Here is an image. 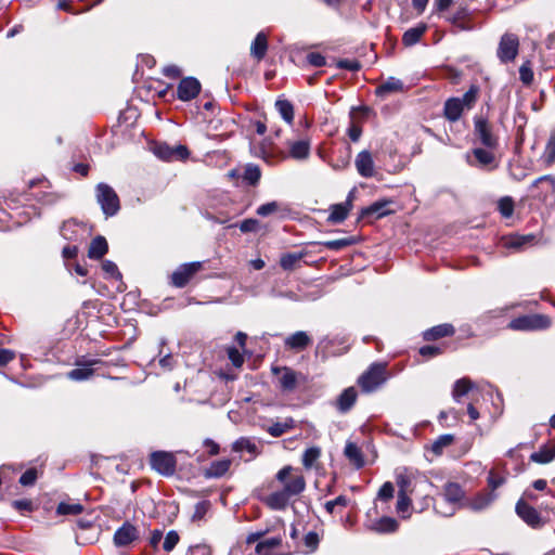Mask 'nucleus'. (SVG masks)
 Masks as SVG:
<instances>
[{"label": "nucleus", "instance_id": "51", "mask_svg": "<svg viewBox=\"0 0 555 555\" xmlns=\"http://www.w3.org/2000/svg\"><path fill=\"white\" fill-rule=\"evenodd\" d=\"M337 67L340 69H347L349 72H358L361 68V64L357 60L343 59L337 61Z\"/></svg>", "mask_w": 555, "mask_h": 555}, {"label": "nucleus", "instance_id": "32", "mask_svg": "<svg viewBox=\"0 0 555 555\" xmlns=\"http://www.w3.org/2000/svg\"><path fill=\"white\" fill-rule=\"evenodd\" d=\"M289 154L294 159H306L310 154V143L307 140L291 142Z\"/></svg>", "mask_w": 555, "mask_h": 555}, {"label": "nucleus", "instance_id": "39", "mask_svg": "<svg viewBox=\"0 0 555 555\" xmlns=\"http://www.w3.org/2000/svg\"><path fill=\"white\" fill-rule=\"evenodd\" d=\"M454 441V436L451 434H446L439 436L431 444V451L436 455H441L443 450L450 447Z\"/></svg>", "mask_w": 555, "mask_h": 555}, {"label": "nucleus", "instance_id": "13", "mask_svg": "<svg viewBox=\"0 0 555 555\" xmlns=\"http://www.w3.org/2000/svg\"><path fill=\"white\" fill-rule=\"evenodd\" d=\"M354 197V190L350 191L346 201L340 204H334L330 207V215L327 221L334 224L341 223L352 209V201Z\"/></svg>", "mask_w": 555, "mask_h": 555}, {"label": "nucleus", "instance_id": "26", "mask_svg": "<svg viewBox=\"0 0 555 555\" xmlns=\"http://www.w3.org/2000/svg\"><path fill=\"white\" fill-rule=\"evenodd\" d=\"M344 454L356 468L359 469L364 466L365 462L363 453L356 443L347 442Z\"/></svg>", "mask_w": 555, "mask_h": 555}, {"label": "nucleus", "instance_id": "28", "mask_svg": "<svg viewBox=\"0 0 555 555\" xmlns=\"http://www.w3.org/2000/svg\"><path fill=\"white\" fill-rule=\"evenodd\" d=\"M268 50V38L262 31L258 33L250 46V54L257 61H261Z\"/></svg>", "mask_w": 555, "mask_h": 555}, {"label": "nucleus", "instance_id": "55", "mask_svg": "<svg viewBox=\"0 0 555 555\" xmlns=\"http://www.w3.org/2000/svg\"><path fill=\"white\" fill-rule=\"evenodd\" d=\"M411 505L410 494L398 493L397 511L398 513H405Z\"/></svg>", "mask_w": 555, "mask_h": 555}, {"label": "nucleus", "instance_id": "31", "mask_svg": "<svg viewBox=\"0 0 555 555\" xmlns=\"http://www.w3.org/2000/svg\"><path fill=\"white\" fill-rule=\"evenodd\" d=\"M370 529L377 533H390L395 532L398 529V521L391 517H382L378 520L374 521Z\"/></svg>", "mask_w": 555, "mask_h": 555}, {"label": "nucleus", "instance_id": "16", "mask_svg": "<svg viewBox=\"0 0 555 555\" xmlns=\"http://www.w3.org/2000/svg\"><path fill=\"white\" fill-rule=\"evenodd\" d=\"M516 513L527 525L532 528H540L543 526V520L538 511L524 501H519L516 504Z\"/></svg>", "mask_w": 555, "mask_h": 555}, {"label": "nucleus", "instance_id": "38", "mask_svg": "<svg viewBox=\"0 0 555 555\" xmlns=\"http://www.w3.org/2000/svg\"><path fill=\"white\" fill-rule=\"evenodd\" d=\"M261 178V170L258 165L247 164L244 168L243 180L249 185H257Z\"/></svg>", "mask_w": 555, "mask_h": 555}, {"label": "nucleus", "instance_id": "48", "mask_svg": "<svg viewBox=\"0 0 555 555\" xmlns=\"http://www.w3.org/2000/svg\"><path fill=\"white\" fill-rule=\"evenodd\" d=\"M499 210L503 217L509 218L514 212V202L512 197H502L499 201Z\"/></svg>", "mask_w": 555, "mask_h": 555}, {"label": "nucleus", "instance_id": "37", "mask_svg": "<svg viewBox=\"0 0 555 555\" xmlns=\"http://www.w3.org/2000/svg\"><path fill=\"white\" fill-rule=\"evenodd\" d=\"M473 388V382L467 378L463 377L457 379L454 383L453 390H452V397L456 402L461 401V398L465 396L470 389Z\"/></svg>", "mask_w": 555, "mask_h": 555}, {"label": "nucleus", "instance_id": "9", "mask_svg": "<svg viewBox=\"0 0 555 555\" xmlns=\"http://www.w3.org/2000/svg\"><path fill=\"white\" fill-rule=\"evenodd\" d=\"M272 373L278 377L279 387L281 390L291 392L297 387L300 373L294 371L288 366H273Z\"/></svg>", "mask_w": 555, "mask_h": 555}, {"label": "nucleus", "instance_id": "35", "mask_svg": "<svg viewBox=\"0 0 555 555\" xmlns=\"http://www.w3.org/2000/svg\"><path fill=\"white\" fill-rule=\"evenodd\" d=\"M307 255L308 253L306 250L284 254L280 259V266L284 270H293Z\"/></svg>", "mask_w": 555, "mask_h": 555}, {"label": "nucleus", "instance_id": "40", "mask_svg": "<svg viewBox=\"0 0 555 555\" xmlns=\"http://www.w3.org/2000/svg\"><path fill=\"white\" fill-rule=\"evenodd\" d=\"M233 450L235 452L247 451L253 457L259 453L256 443L248 438H240L236 440L233 444Z\"/></svg>", "mask_w": 555, "mask_h": 555}, {"label": "nucleus", "instance_id": "34", "mask_svg": "<svg viewBox=\"0 0 555 555\" xmlns=\"http://www.w3.org/2000/svg\"><path fill=\"white\" fill-rule=\"evenodd\" d=\"M295 427V421L292 417L285 418L283 422H276L266 428V431L272 437H281L285 433Z\"/></svg>", "mask_w": 555, "mask_h": 555}, {"label": "nucleus", "instance_id": "24", "mask_svg": "<svg viewBox=\"0 0 555 555\" xmlns=\"http://www.w3.org/2000/svg\"><path fill=\"white\" fill-rule=\"evenodd\" d=\"M555 459V442L545 443L530 455V461L538 464H547Z\"/></svg>", "mask_w": 555, "mask_h": 555}, {"label": "nucleus", "instance_id": "7", "mask_svg": "<svg viewBox=\"0 0 555 555\" xmlns=\"http://www.w3.org/2000/svg\"><path fill=\"white\" fill-rule=\"evenodd\" d=\"M519 50V39L517 35L506 33L499 42L496 55L502 63H508L516 59Z\"/></svg>", "mask_w": 555, "mask_h": 555}, {"label": "nucleus", "instance_id": "11", "mask_svg": "<svg viewBox=\"0 0 555 555\" xmlns=\"http://www.w3.org/2000/svg\"><path fill=\"white\" fill-rule=\"evenodd\" d=\"M99 363H101V360H98V359L86 360L85 357L79 358L75 362L77 367L69 371L67 373V377L69 379L76 380V382L89 379L91 376H93V373H94L93 366Z\"/></svg>", "mask_w": 555, "mask_h": 555}, {"label": "nucleus", "instance_id": "53", "mask_svg": "<svg viewBox=\"0 0 555 555\" xmlns=\"http://www.w3.org/2000/svg\"><path fill=\"white\" fill-rule=\"evenodd\" d=\"M519 78L525 85H530L533 80V72L529 63H525L519 68Z\"/></svg>", "mask_w": 555, "mask_h": 555}, {"label": "nucleus", "instance_id": "22", "mask_svg": "<svg viewBox=\"0 0 555 555\" xmlns=\"http://www.w3.org/2000/svg\"><path fill=\"white\" fill-rule=\"evenodd\" d=\"M447 21L459 30L473 29V25L469 22V11L465 7H459L456 11L447 18Z\"/></svg>", "mask_w": 555, "mask_h": 555}, {"label": "nucleus", "instance_id": "49", "mask_svg": "<svg viewBox=\"0 0 555 555\" xmlns=\"http://www.w3.org/2000/svg\"><path fill=\"white\" fill-rule=\"evenodd\" d=\"M544 160L547 165L555 163V135H551L546 143L544 150Z\"/></svg>", "mask_w": 555, "mask_h": 555}, {"label": "nucleus", "instance_id": "19", "mask_svg": "<svg viewBox=\"0 0 555 555\" xmlns=\"http://www.w3.org/2000/svg\"><path fill=\"white\" fill-rule=\"evenodd\" d=\"M357 171L364 178H371L374 176V160L369 151L360 152L354 160Z\"/></svg>", "mask_w": 555, "mask_h": 555}, {"label": "nucleus", "instance_id": "12", "mask_svg": "<svg viewBox=\"0 0 555 555\" xmlns=\"http://www.w3.org/2000/svg\"><path fill=\"white\" fill-rule=\"evenodd\" d=\"M154 154L163 160H178L189 157V150L184 145L170 146L166 143L156 144Z\"/></svg>", "mask_w": 555, "mask_h": 555}, {"label": "nucleus", "instance_id": "10", "mask_svg": "<svg viewBox=\"0 0 555 555\" xmlns=\"http://www.w3.org/2000/svg\"><path fill=\"white\" fill-rule=\"evenodd\" d=\"M476 138L488 149H495L499 145V139L492 131V126L483 118L475 119Z\"/></svg>", "mask_w": 555, "mask_h": 555}, {"label": "nucleus", "instance_id": "44", "mask_svg": "<svg viewBox=\"0 0 555 555\" xmlns=\"http://www.w3.org/2000/svg\"><path fill=\"white\" fill-rule=\"evenodd\" d=\"M230 466V460L216 461L209 467V475L212 477H221L229 470Z\"/></svg>", "mask_w": 555, "mask_h": 555}, {"label": "nucleus", "instance_id": "36", "mask_svg": "<svg viewBox=\"0 0 555 555\" xmlns=\"http://www.w3.org/2000/svg\"><path fill=\"white\" fill-rule=\"evenodd\" d=\"M275 108L280 113L281 117L289 125L294 121V106L285 99H278L275 102Z\"/></svg>", "mask_w": 555, "mask_h": 555}, {"label": "nucleus", "instance_id": "29", "mask_svg": "<svg viewBox=\"0 0 555 555\" xmlns=\"http://www.w3.org/2000/svg\"><path fill=\"white\" fill-rule=\"evenodd\" d=\"M493 492H481L468 500L466 505L473 511H481L488 507L494 500Z\"/></svg>", "mask_w": 555, "mask_h": 555}, {"label": "nucleus", "instance_id": "23", "mask_svg": "<svg viewBox=\"0 0 555 555\" xmlns=\"http://www.w3.org/2000/svg\"><path fill=\"white\" fill-rule=\"evenodd\" d=\"M358 392L354 387L346 388L336 399L335 406L340 413L348 412L356 403Z\"/></svg>", "mask_w": 555, "mask_h": 555}, {"label": "nucleus", "instance_id": "62", "mask_svg": "<svg viewBox=\"0 0 555 555\" xmlns=\"http://www.w3.org/2000/svg\"><path fill=\"white\" fill-rule=\"evenodd\" d=\"M12 505L17 511H26L31 512L33 511V503L29 500H15L12 502Z\"/></svg>", "mask_w": 555, "mask_h": 555}, {"label": "nucleus", "instance_id": "6", "mask_svg": "<svg viewBox=\"0 0 555 555\" xmlns=\"http://www.w3.org/2000/svg\"><path fill=\"white\" fill-rule=\"evenodd\" d=\"M551 325L547 317L542 314L522 315L511 321L508 327L515 331L543 330Z\"/></svg>", "mask_w": 555, "mask_h": 555}, {"label": "nucleus", "instance_id": "5", "mask_svg": "<svg viewBox=\"0 0 555 555\" xmlns=\"http://www.w3.org/2000/svg\"><path fill=\"white\" fill-rule=\"evenodd\" d=\"M150 465L158 474L169 477L176 473L177 460L172 452L155 451L150 455Z\"/></svg>", "mask_w": 555, "mask_h": 555}, {"label": "nucleus", "instance_id": "54", "mask_svg": "<svg viewBox=\"0 0 555 555\" xmlns=\"http://www.w3.org/2000/svg\"><path fill=\"white\" fill-rule=\"evenodd\" d=\"M307 62L313 67H322L326 65L325 57L319 52H310L307 55Z\"/></svg>", "mask_w": 555, "mask_h": 555}, {"label": "nucleus", "instance_id": "4", "mask_svg": "<svg viewBox=\"0 0 555 555\" xmlns=\"http://www.w3.org/2000/svg\"><path fill=\"white\" fill-rule=\"evenodd\" d=\"M95 197L105 217L117 215L120 209V201L111 185L104 182L99 183L95 186Z\"/></svg>", "mask_w": 555, "mask_h": 555}, {"label": "nucleus", "instance_id": "21", "mask_svg": "<svg viewBox=\"0 0 555 555\" xmlns=\"http://www.w3.org/2000/svg\"><path fill=\"white\" fill-rule=\"evenodd\" d=\"M390 204L391 201L388 199L376 201L370 206L364 207L360 212V217L363 219L369 217H374L376 219L385 217L391 212V210L388 209Z\"/></svg>", "mask_w": 555, "mask_h": 555}, {"label": "nucleus", "instance_id": "45", "mask_svg": "<svg viewBox=\"0 0 555 555\" xmlns=\"http://www.w3.org/2000/svg\"><path fill=\"white\" fill-rule=\"evenodd\" d=\"M211 504L207 500L196 503V505L194 506V513L192 515V521H199L204 519L205 515L208 513Z\"/></svg>", "mask_w": 555, "mask_h": 555}, {"label": "nucleus", "instance_id": "14", "mask_svg": "<svg viewBox=\"0 0 555 555\" xmlns=\"http://www.w3.org/2000/svg\"><path fill=\"white\" fill-rule=\"evenodd\" d=\"M201 92V83L194 77L181 79L177 87V96L181 101H191Z\"/></svg>", "mask_w": 555, "mask_h": 555}, {"label": "nucleus", "instance_id": "41", "mask_svg": "<svg viewBox=\"0 0 555 555\" xmlns=\"http://www.w3.org/2000/svg\"><path fill=\"white\" fill-rule=\"evenodd\" d=\"M78 224L75 221H66L61 227V235L68 241H76L78 238Z\"/></svg>", "mask_w": 555, "mask_h": 555}, {"label": "nucleus", "instance_id": "15", "mask_svg": "<svg viewBox=\"0 0 555 555\" xmlns=\"http://www.w3.org/2000/svg\"><path fill=\"white\" fill-rule=\"evenodd\" d=\"M202 268L201 262H191L181 266L171 275V282L177 287H184L192 276Z\"/></svg>", "mask_w": 555, "mask_h": 555}, {"label": "nucleus", "instance_id": "20", "mask_svg": "<svg viewBox=\"0 0 555 555\" xmlns=\"http://www.w3.org/2000/svg\"><path fill=\"white\" fill-rule=\"evenodd\" d=\"M282 538L281 537H272L266 540L260 541L256 545V554L257 555H285L281 552L282 546Z\"/></svg>", "mask_w": 555, "mask_h": 555}, {"label": "nucleus", "instance_id": "27", "mask_svg": "<svg viewBox=\"0 0 555 555\" xmlns=\"http://www.w3.org/2000/svg\"><path fill=\"white\" fill-rule=\"evenodd\" d=\"M426 30L427 25L425 23H420L415 27L409 28L408 30L404 31L402 36V43L405 47L414 46L421 40Z\"/></svg>", "mask_w": 555, "mask_h": 555}, {"label": "nucleus", "instance_id": "60", "mask_svg": "<svg viewBox=\"0 0 555 555\" xmlns=\"http://www.w3.org/2000/svg\"><path fill=\"white\" fill-rule=\"evenodd\" d=\"M102 269L105 273L109 274L112 278H116V279L121 278V274L118 271L117 266L111 260L103 261Z\"/></svg>", "mask_w": 555, "mask_h": 555}, {"label": "nucleus", "instance_id": "1", "mask_svg": "<svg viewBox=\"0 0 555 555\" xmlns=\"http://www.w3.org/2000/svg\"><path fill=\"white\" fill-rule=\"evenodd\" d=\"M280 489L269 494H259V500L272 511H283L292 499L301 494L306 489L304 475L291 465L282 467L275 475Z\"/></svg>", "mask_w": 555, "mask_h": 555}, {"label": "nucleus", "instance_id": "42", "mask_svg": "<svg viewBox=\"0 0 555 555\" xmlns=\"http://www.w3.org/2000/svg\"><path fill=\"white\" fill-rule=\"evenodd\" d=\"M320 455H321V449L319 447L308 448L304 452V455H302V465L307 469H310L313 466V464L315 463V461L320 457Z\"/></svg>", "mask_w": 555, "mask_h": 555}, {"label": "nucleus", "instance_id": "64", "mask_svg": "<svg viewBox=\"0 0 555 555\" xmlns=\"http://www.w3.org/2000/svg\"><path fill=\"white\" fill-rule=\"evenodd\" d=\"M15 358V352L10 349H0V366L8 364Z\"/></svg>", "mask_w": 555, "mask_h": 555}, {"label": "nucleus", "instance_id": "25", "mask_svg": "<svg viewBox=\"0 0 555 555\" xmlns=\"http://www.w3.org/2000/svg\"><path fill=\"white\" fill-rule=\"evenodd\" d=\"M403 90L404 85L400 79L389 77L385 82H383L376 88L375 93L378 96H386L391 93L403 92Z\"/></svg>", "mask_w": 555, "mask_h": 555}, {"label": "nucleus", "instance_id": "18", "mask_svg": "<svg viewBox=\"0 0 555 555\" xmlns=\"http://www.w3.org/2000/svg\"><path fill=\"white\" fill-rule=\"evenodd\" d=\"M442 498L446 502L452 504V506L461 504L464 499V491L462 487L456 482H448L443 487ZM454 507L450 513H444V515H452Z\"/></svg>", "mask_w": 555, "mask_h": 555}, {"label": "nucleus", "instance_id": "3", "mask_svg": "<svg viewBox=\"0 0 555 555\" xmlns=\"http://www.w3.org/2000/svg\"><path fill=\"white\" fill-rule=\"evenodd\" d=\"M386 369V363H372L358 378V385L361 387L362 391L372 392L380 387L387 380Z\"/></svg>", "mask_w": 555, "mask_h": 555}, {"label": "nucleus", "instance_id": "57", "mask_svg": "<svg viewBox=\"0 0 555 555\" xmlns=\"http://www.w3.org/2000/svg\"><path fill=\"white\" fill-rule=\"evenodd\" d=\"M395 492V488L391 482L387 481L385 482L379 491H378V498L383 501H388L392 499Z\"/></svg>", "mask_w": 555, "mask_h": 555}, {"label": "nucleus", "instance_id": "2", "mask_svg": "<svg viewBox=\"0 0 555 555\" xmlns=\"http://www.w3.org/2000/svg\"><path fill=\"white\" fill-rule=\"evenodd\" d=\"M480 89L472 85L462 98H450L444 102L443 116L450 122L460 120L464 111L472 109L479 96Z\"/></svg>", "mask_w": 555, "mask_h": 555}, {"label": "nucleus", "instance_id": "61", "mask_svg": "<svg viewBox=\"0 0 555 555\" xmlns=\"http://www.w3.org/2000/svg\"><path fill=\"white\" fill-rule=\"evenodd\" d=\"M348 504V499L345 495H339L336 499L328 501L325 503V508L328 513H333L335 506H346Z\"/></svg>", "mask_w": 555, "mask_h": 555}, {"label": "nucleus", "instance_id": "63", "mask_svg": "<svg viewBox=\"0 0 555 555\" xmlns=\"http://www.w3.org/2000/svg\"><path fill=\"white\" fill-rule=\"evenodd\" d=\"M258 221L255 219H246L240 224V230L244 233L256 231Z\"/></svg>", "mask_w": 555, "mask_h": 555}, {"label": "nucleus", "instance_id": "52", "mask_svg": "<svg viewBox=\"0 0 555 555\" xmlns=\"http://www.w3.org/2000/svg\"><path fill=\"white\" fill-rule=\"evenodd\" d=\"M37 477L38 474L36 468H29L21 476L20 483L25 487L33 486L37 480Z\"/></svg>", "mask_w": 555, "mask_h": 555}, {"label": "nucleus", "instance_id": "47", "mask_svg": "<svg viewBox=\"0 0 555 555\" xmlns=\"http://www.w3.org/2000/svg\"><path fill=\"white\" fill-rule=\"evenodd\" d=\"M473 154L481 166H488L494 162V155L483 149H474Z\"/></svg>", "mask_w": 555, "mask_h": 555}, {"label": "nucleus", "instance_id": "58", "mask_svg": "<svg viewBox=\"0 0 555 555\" xmlns=\"http://www.w3.org/2000/svg\"><path fill=\"white\" fill-rule=\"evenodd\" d=\"M351 244V241L348 238H339V240H333V241H326L323 243V245L332 250H339L348 245Z\"/></svg>", "mask_w": 555, "mask_h": 555}, {"label": "nucleus", "instance_id": "59", "mask_svg": "<svg viewBox=\"0 0 555 555\" xmlns=\"http://www.w3.org/2000/svg\"><path fill=\"white\" fill-rule=\"evenodd\" d=\"M228 357L235 367L242 366L244 358L235 347H230L228 349Z\"/></svg>", "mask_w": 555, "mask_h": 555}, {"label": "nucleus", "instance_id": "8", "mask_svg": "<svg viewBox=\"0 0 555 555\" xmlns=\"http://www.w3.org/2000/svg\"><path fill=\"white\" fill-rule=\"evenodd\" d=\"M140 539V530L130 521H125L114 533L113 542L117 547H126Z\"/></svg>", "mask_w": 555, "mask_h": 555}, {"label": "nucleus", "instance_id": "46", "mask_svg": "<svg viewBox=\"0 0 555 555\" xmlns=\"http://www.w3.org/2000/svg\"><path fill=\"white\" fill-rule=\"evenodd\" d=\"M411 482H412V479H411L410 475H408L405 472L399 473L397 475V485L399 488L398 493L403 492L405 494H411L412 493Z\"/></svg>", "mask_w": 555, "mask_h": 555}, {"label": "nucleus", "instance_id": "17", "mask_svg": "<svg viewBox=\"0 0 555 555\" xmlns=\"http://www.w3.org/2000/svg\"><path fill=\"white\" fill-rule=\"evenodd\" d=\"M311 344V337L307 332L304 331L295 332L294 334L287 336L284 340L285 348L296 352L305 350Z\"/></svg>", "mask_w": 555, "mask_h": 555}, {"label": "nucleus", "instance_id": "30", "mask_svg": "<svg viewBox=\"0 0 555 555\" xmlns=\"http://www.w3.org/2000/svg\"><path fill=\"white\" fill-rule=\"evenodd\" d=\"M108 250V245L105 237L99 235L94 237L88 250V256L91 259H101Z\"/></svg>", "mask_w": 555, "mask_h": 555}, {"label": "nucleus", "instance_id": "43", "mask_svg": "<svg viewBox=\"0 0 555 555\" xmlns=\"http://www.w3.org/2000/svg\"><path fill=\"white\" fill-rule=\"evenodd\" d=\"M83 507L79 503L61 502L57 505L56 513L59 515H78L82 512Z\"/></svg>", "mask_w": 555, "mask_h": 555}, {"label": "nucleus", "instance_id": "50", "mask_svg": "<svg viewBox=\"0 0 555 555\" xmlns=\"http://www.w3.org/2000/svg\"><path fill=\"white\" fill-rule=\"evenodd\" d=\"M179 540H180V538H179V534L177 533V531H175V530L169 531L165 537V540L163 543V548L166 552H171L178 544Z\"/></svg>", "mask_w": 555, "mask_h": 555}, {"label": "nucleus", "instance_id": "56", "mask_svg": "<svg viewBox=\"0 0 555 555\" xmlns=\"http://www.w3.org/2000/svg\"><path fill=\"white\" fill-rule=\"evenodd\" d=\"M278 209H279V204L276 202H270V203L260 205L257 208V214L261 217H267V216L275 212Z\"/></svg>", "mask_w": 555, "mask_h": 555}, {"label": "nucleus", "instance_id": "33", "mask_svg": "<svg viewBox=\"0 0 555 555\" xmlns=\"http://www.w3.org/2000/svg\"><path fill=\"white\" fill-rule=\"evenodd\" d=\"M454 334V327L451 324H440L427 330L424 333L425 340H436L438 338H442L446 336H451Z\"/></svg>", "mask_w": 555, "mask_h": 555}]
</instances>
